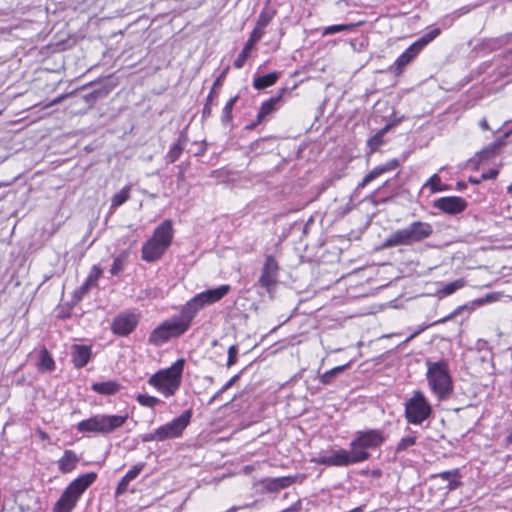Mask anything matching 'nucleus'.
<instances>
[{"instance_id": "f257e3e1", "label": "nucleus", "mask_w": 512, "mask_h": 512, "mask_svg": "<svg viewBox=\"0 0 512 512\" xmlns=\"http://www.w3.org/2000/svg\"><path fill=\"white\" fill-rule=\"evenodd\" d=\"M434 232L428 222L413 221L404 228L393 231L382 243V249L397 246H412L429 238Z\"/></svg>"}, {"instance_id": "f03ea898", "label": "nucleus", "mask_w": 512, "mask_h": 512, "mask_svg": "<svg viewBox=\"0 0 512 512\" xmlns=\"http://www.w3.org/2000/svg\"><path fill=\"white\" fill-rule=\"evenodd\" d=\"M129 418L125 414H95L76 425L79 433L87 435H109L123 427Z\"/></svg>"}, {"instance_id": "7ed1b4c3", "label": "nucleus", "mask_w": 512, "mask_h": 512, "mask_svg": "<svg viewBox=\"0 0 512 512\" xmlns=\"http://www.w3.org/2000/svg\"><path fill=\"white\" fill-rule=\"evenodd\" d=\"M185 360L178 359L169 368L159 370L149 379L148 384L156 388L165 397L173 396L179 389L182 380Z\"/></svg>"}, {"instance_id": "20e7f679", "label": "nucleus", "mask_w": 512, "mask_h": 512, "mask_svg": "<svg viewBox=\"0 0 512 512\" xmlns=\"http://www.w3.org/2000/svg\"><path fill=\"white\" fill-rule=\"evenodd\" d=\"M96 478L97 474L95 472H89L70 482L55 503L52 512H71L82 494L94 483Z\"/></svg>"}, {"instance_id": "39448f33", "label": "nucleus", "mask_w": 512, "mask_h": 512, "mask_svg": "<svg viewBox=\"0 0 512 512\" xmlns=\"http://www.w3.org/2000/svg\"><path fill=\"white\" fill-rule=\"evenodd\" d=\"M427 381L430 389L439 399H446L453 391V382L446 360L426 361Z\"/></svg>"}, {"instance_id": "423d86ee", "label": "nucleus", "mask_w": 512, "mask_h": 512, "mask_svg": "<svg viewBox=\"0 0 512 512\" xmlns=\"http://www.w3.org/2000/svg\"><path fill=\"white\" fill-rule=\"evenodd\" d=\"M370 456V453H364L362 451L353 452L352 449L351 451H347L346 449L340 448L331 450L328 455H319L313 458L311 462L318 465L343 467L366 461Z\"/></svg>"}, {"instance_id": "0eeeda50", "label": "nucleus", "mask_w": 512, "mask_h": 512, "mask_svg": "<svg viewBox=\"0 0 512 512\" xmlns=\"http://www.w3.org/2000/svg\"><path fill=\"white\" fill-rule=\"evenodd\" d=\"M441 33L440 28H432L427 33L422 35L414 43H412L394 62L391 70L394 74L399 75L402 73L404 68L409 65L418 54L433 41Z\"/></svg>"}, {"instance_id": "6e6552de", "label": "nucleus", "mask_w": 512, "mask_h": 512, "mask_svg": "<svg viewBox=\"0 0 512 512\" xmlns=\"http://www.w3.org/2000/svg\"><path fill=\"white\" fill-rule=\"evenodd\" d=\"M432 408L420 390H416L413 396L405 403V418L409 424L419 425L430 417Z\"/></svg>"}, {"instance_id": "1a4fd4ad", "label": "nucleus", "mask_w": 512, "mask_h": 512, "mask_svg": "<svg viewBox=\"0 0 512 512\" xmlns=\"http://www.w3.org/2000/svg\"><path fill=\"white\" fill-rule=\"evenodd\" d=\"M386 441L383 430L369 429L365 431H357L354 439L350 442V448L353 452L362 451L369 453L368 449L380 447Z\"/></svg>"}, {"instance_id": "9d476101", "label": "nucleus", "mask_w": 512, "mask_h": 512, "mask_svg": "<svg viewBox=\"0 0 512 512\" xmlns=\"http://www.w3.org/2000/svg\"><path fill=\"white\" fill-rule=\"evenodd\" d=\"M184 333L185 331L177 321L174 318H171L154 328L149 334L148 341L154 346H161L170 339L178 338Z\"/></svg>"}, {"instance_id": "9b49d317", "label": "nucleus", "mask_w": 512, "mask_h": 512, "mask_svg": "<svg viewBox=\"0 0 512 512\" xmlns=\"http://www.w3.org/2000/svg\"><path fill=\"white\" fill-rule=\"evenodd\" d=\"M192 414V410L188 409L169 423L158 427L157 430L159 432L161 441L180 437L183 434V431L189 425Z\"/></svg>"}, {"instance_id": "f8f14e48", "label": "nucleus", "mask_w": 512, "mask_h": 512, "mask_svg": "<svg viewBox=\"0 0 512 512\" xmlns=\"http://www.w3.org/2000/svg\"><path fill=\"white\" fill-rule=\"evenodd\" d=\"M279 266L272 255L265 258L258 284L264 288L270 297H273L274 289L278 283Z\"/></svg>"}, {"instance_id": "ddd939ff", "label": "nucleus", "mask_w": 512, "mask_h": 512, "mask_svg": "<svg viewBox=\"0 0 512 512\" xmlns=\"http://www.w3.org/2000/svg\"><path fill=\"white\" fill-rule=\"evenodd\" d=\"M139 318L134 313H121L117 315L111 324V330L115 335L127 336L137 327Z\"/></svg>"}, {"instance_id": "4468645a", "label": "nucleus", "mask_w": 512, "mask_h": 512, "mask_svg": "<svg viewBox=\"0 0 512 512\" xmlns=\"http://www.w3.org/2000/svg\"><path fill=\"white\" fill-rule=\"evenodd\" d=\"M433 206L446 214L456 215L462 213L467 208L468 203L461 197L446 196L436 199Z\"/></svg>"}, {"instance_id": "2eb2a0df", "label": "nucleus", "mask_w": 512, "mask_h": 512, "mask_svg": "<svg viewBox=\"0 0 512 512\" xmlns=\"http://www.w3.org/2000/svg\"><path fill=\"white\" fill-rule=\"evenodd\" d=\"M203 309L196 297H192L185 305L182 306L178 316L173 317L177 323L186 332L197 313Z\"/></svg>"}, {"instance_id": "dca6fc26", "label": "nucleus", "mask_w": 512, "mask_h": 512, "mask_svg": "<svg viewBox=\"0 0 512 512\" xmlns=\"http://www.w3.org/2000/svg\"><path fill=\"white\" fill-rule=\"evenodd\" d=\"M231 290L228 284L220 285L213 289H208L195 295L202 308L212 305L224 298Z\"/></svg>"}, {"instance_id": "f3484780", "label": "nucleus", "mask_w": 512, "mask_h": 512, "mask_svg": "<svg viewBox=\"0 0 512 512\" xmlns=\"http://www.w3.org/2000/svg\"><path fill=\"white\" fill-rule=\"evenodd\" d=\"M292 88L289 87H282L280 88L277 93L264 101L261 104V107L259 109V112L257 114V123H261L266 116L270 115L272 112H274L277 108V105L280 103L282 98L291 92Z\"/></svg>"}, {"instance_id": "a211bd4d", "label": "nucleus", "mask_w": 512, "mask_h": 512, "mask_svg": "<svg viewBox=\"0 0 512 512\" xmlns=\"http://www.w3.org/2000/svg\"><path fill=\"white\" fill-rule=\"evenodd\" d=\"M168 247L150 237L142 246V259L146 262H155L159 260Z\"/></svg>"}, {"instance_id": "6ab92c4d", "label": "nucleus", "mask_w": 512, "mask_h": 512, "mask_svg": "<svg viewBox=\"0 0 512 512\" xmlns=\"http://www.w3.org/2000/svg\"><path fill=\"white\" fill-rule=\"evenodd\" d=\"M92 356L91 347L87 345L74 344L71 346V357L74 367L81 369L85 367Z\"/></svg>"}, {"instance_id": "aec40b11", "label": "nucleus", "mask_w": 512, "mask_h": 512, "mask_svg": "<svg viewBox=\"0 0 512 512\" xmlns=\"http://www.w3.org/2000/svg\"><path fill=\"white\" fill-rule=\"evenodd\" d=\"M173 233L172 221L167 219L155 228L151 237L169 248L173 240Z\"/></svg>"}, {"instance_id": "412c9836", "label": "nucleus", "mask_w": 512, "mask_h": 512, "mask_svg": "<svg viewBox=\"0 0 512 512\" xmlns=\"http://www.w3.org/2000/svg\"><path fill=\"white\" fill-rule=\"evenodd\" d=\"M399 166V161L397 159H391L385 164L376 166L373 168L362 180L361 183L358 184L357 188H364L368 183L378 178L382 174L392 171Z\"/></svg>"}, {"instance_id": "4be33fe9", "label": "nucleus", "mask_w": 512, "mask_h": 512, "mask_svg": "<svg viewBox=\"0 0 512 512\" xmlns=\"http://www.w3.org/2000/svg\"><path fill=\"white\" fill-rule=\"evenodd\" d=\"M399 166V161L397 159H391L385 164L376 166L373 168L362 180L361 183L358 184L357 188H364L368 183L378 178L382 174L392 171Z\"/></svg>"}, {"instance_id": "5701e85b", "label": "nucleus", "mask_w": 512, "mask_h": 512, "mask_svg": "<svg viewBox=\"0 0 512 512\" xmlns=\"http://www.w3.org/2000/svg\"><path fill=\"white\" fill-rule=\"evenodd\" d=\"M260 33L251 32L248 40L246 41L242 51L239 53L237 58L234 61V67L237 69L242 68L245 65V62L247 61L251 50L253 49L254 45L262 38Z\"/></svg>"}, {"instance_id": "b1692460", "label": "nucleus", "mask_w": 512, "mask_h": 512, "mask_svg": "<svg viewBox=\"0 0 512 512\" xmlns=\"http://www.w3.org/2000/svg\"><path fill=\"white\" fill-rule=\"evenodd\" d=\"M121 384L116 380H108L104 382H94L91 385V390L97 394L104 396H112L121 390Z\"/></svg>"}, {"instance_id": "393cba45", "label": "nucleus", "mask_w": 512, "mask_h": 512, "mask_svg": "<svg viewBox=\"0 0 512 512\" xmlns=\"http://www.w3.org/2000/svg\"><path fill=\"white\" fill-rule=\"evenodd\" d=\"M79 460L80 458L73 450H65L58 460V469L63 474L70 473L76 468Z\"/></svg>"}, {"instance_id": "a878e982", "label": "nucleus", "mask_w": 512, "mask_h": 512, "mask_svg": "<svg viewBox=\"0 0 512 512\" xmlns=\"http://www.w3.org/2000/svg\"><path fill=\"white\" fill-rule=\"evenodd\" d=\"M498 299V296L494 293L487 294L484 297L474 299L464 305H460L455 309V312L457 315H460L464 311H468L469 313L477 309L478 307H481L487 303L494 302Z\"/></svg>"}, {"instance_id": "bb28decb", "label": "nucleus", "mask_w": 512, "mask_h": 512, "mask_svg": "<svg viewBox=\"0 0 512 512\" xmlns=\"http://www.w3.org/2000/svg\"><path fill=\"white\" fill-rule=\"evenodd\" d=\"M280 76L281 72L279 71H273L262 76H255L253 79V87L256 90H263L265 88L273 86L278 81Z\"/></svg>"}, {"instance_id": "cd10ccee", "label": "nucleus", "mask_w": 512, "mask_h": 512, "mask_svg": "<svg viewBox=\"0 0 512 512\" xmlns=\"http://www.w3.org/2000/svg\"><path fill=\"white\" fill-rule=\"evenodd\" d=\"M395 125L394 122H390L386 124L383 128H381L376 134L370 137L367 140V146L369 148L368 154H372L377 151L380 146L384 143L383 137L384 135Z\"/></svg>"}, {"instance_id": "c85d7f7f", "label": "nucleus", "mask_w": 512, "mask_h": 512, "mask_svg": "<svg viewBox=\"0 0 512 512\" xmlns=\"http://www.w3.org/2000/svg\"><path fill=\"white\" fill-rule=\"evenodd\" d=\"M186 142V136L183 132H181L177 142L170 147L169 151L165 156V160L167 163H174L179 159L184 150Z\"/></svg>"}, {"instance_id": "c756f323", "label": "nucleus", "mask_w": 512, "mask_h": 512, "mask_svg": "<svg viewBox=\"0 0 512 512\" xmlns=\"http://www.w3.org/2000/svg\"><path fill=\"white\" fill-rule=\"evenodd\" d=\"M300 476H284L277 478H270L267 480V489L269 491H277L280 489L287 488L295 483Z\"/></svg>"}, {"instance_id": "7c9ffc66", "label": "nucleus", "mask_w": 512, "mask_h": 512, "mask_svg": "<svg viewBox=\"0 0 512 512\" xmlns=\"http://www.w3.org/2000/svg\"><path fill=\"white\" fill-rule=\"evenodd\" d=\"M275 16V10L265 7L258 16V20L253 32L264 35V29L269 25L273 17Z\"/></svg>"}, {"instance_id": "2f4dec72", "label": "nucleus", "mask_w": 512, "mask_h": 512, "mask_svg": "<svg viewBox=\"0 0 512 512\" xmlns=\"http://www.w3.org/2000/svg\"><path fill=\"white\" fill-rule=\"evenodd\" d=\"M351 365V362H348L344 365H340V366H336L328 371H326L325 373H323L321 376H320V382L323 384V385H328L330 383L333 382L334 378L340 374L341 372H343L344 370H346L347 368H349Z\"/></svg>"}, {"instance_id": "473e14b6", "label": "nucleus", "mask_w": 512, "mask_h": 512, "mask_svg": "<svg viewBox=\"0 0 512 512\" xmlns=\"http://www.w3.org/2000/svg\"><path fill=\"white\" fill-rule=\"evenodd\" d=\"M466 284V281L464 279H457L453 282L447 283L443 285L441 289L437 291L440 298L449 296L456 292L457 290L463 288Z\"/></svg>"}, {"instance_id": "72a5a7b5", "label": "nucleus", "mask_w": 512, "mask_h": 512, "mask_svg": "<svg viewBox=\"0 0 512 512\" xmlns=\"http://www.w3.org/2000/svg\"><path fill=\"white\" fill-rule=\"evenodd\" d=\"M130 187L125 186L115 195H113L111 199V209H116L119 206L123 205L130 198Z\"/></svg>"}, {"instance_id": "f704fd0d", "label": "nucleus", "mask_w": 512, "mask_h": 512, "mask_svg": "<svg viewBox=\"0 0 512 512\" xmlns=\"http://www.w3.org/2000/svg\"><path fill=\"white\" fill-rule=\"evenodd\" d=\"M39 367L46 371H52L55 368V362L46 348L40 351Z\"/></svg>"}, {"instance_id": "c9c22d12", "label": "nucleus", "mask_w": 512, "mask_h": 512, "mask_svg": "<svg viewBox=\"0 0 512 512\" xmlns=\"http://www.w3.org/2000/svg\"><path fill=\"white\" fill-rule=\"evenodd\" d=\"M237 100H238V95L230 98L227 101V103L225 104L223 111H222V116H221V121L223 124H227L232 120V110H233Z\"/></svg>"}, {"instance_id": "e433bc0d", "label": "nucleus", "mask_w": 512, "mask_h": 512, "mask_svg": "<svg viewBox=\"0 0 512 512\" xmlns=\"http://www.w3.org/2000/svg\"><path fill=\"white\" fill-rule=\"evenodd\" d=\"M503 145V142L501 140H498L486 148H484L480 153V159L481 160H488L492 157H494L497 154L498 149Z\"/></svg>"}, {"instance_id": "4c0bfd02", "label": "nucleus", "mask_w": 512, "mask_h": 512, "mask_svg": "<svg viewBox=\"0 0 512 512\" xmlns=\"http://www.w3.org/2000/svg\"><path fill=\"white\" fill-rule=\"evenodd\" d=\"M416 440V435H408L406 437H403L397 444L396 453H401L407 450L409 447L415 445Z\"/></svg>"}, {"instance_id": "58836bf2", "label": "nucleus", "mask_w": 512, "mask_h": 512, "mask_svg": "<svg viewBox=\"0 0 512 512\" xmlns=\"http://www.w3.org/2000/svg\"><path fill=\"white\" fill-rule=\"evenodd\" d=\"M136 400L140 405L150 408H153L161 402L160 399L147 394H138Z\"/></svg>"}, {"instance_id": "ea45409f", "label": "nucleus", "mask_w": 512, "mask_h": 512, "mask_svg": "<svg viewBox=\"0 0 512 512\" xmlns=\"http://www.w3.org/2000/svg\"><path fill=\"white\" fill-rule=\"evenodd\" d=\"M426 186H429L432 192H439V191H444L447 189V186L441 185V179L437 174L432 175L427 180L424 187H426Z\"/></svg>"}, {"instance_id": "a19ab883", "label": "nucleus", "mask_w": 512, "mask_h": 512, "mask_svg": "<svg viewBox=\"0 0 512 512\" xmlns=\"http://www.w3.org/2000/svg\"><path fill=\"white\" fill-rule=\"evenodd\" d=\"M353 24H338L331 25L325 28L323 35H332L343 31H348L353 28Z\"/></svg>"}, {"instance_id": "79ce46f5", "label": "nucleus", "mask_w": 512, "mask_h": 512, "mask_svg": "<svg viewBox=\"0 0 512 512\" xmlns=\"http://www.w3.org/2000/svg\"><path fill=\"white\" fill-rule=\"evenodd\" d=\"M124 259H125V254H121L114 259L113 264L110 269L111 275L116 276L123 270Z\"/></svg>"}, {"instance_id": "37998d69", "label": "nucleus", "mask_w": 512, "mask_h": 512, "mask_svg": "<svg viewBox=\"0 0 512 512\" xmlns=\"http://www.w3.org/2000/svg\"><path fill=\"white\" fill-rule=\"evenodd\" d=\"M145 466L146 464L144 462L137 463L125 474L126 478L129 479L130 481H133L138 477V475L142 472Z\"/></svg>"}, {"instance_id": "c03bdc74", "label": "nucleus", "mask_w": 512, "mask_h": 512, "mask_svg": "<svg viewBox=\"0 0 512 512\" xmlns=\"http://www.w3.org/2000/svg\"><path fill=\"white\" fill-rule=\"evenodd\" d=\"M101 274H102V269L99 266L94 265L85 281L92 284L93 286H96L97 281L100 278Z\"/></svg>"}, {"instance_id": "a18cd8bd", "label": "nucleus", "mask_w": 512, "mask_h": 512, "mask_svg": "<svg viewBox=\"0 0 512 512\" xmlns=\"http://www.w3.org/2000/svg\"><path fill=\"white\" fill-rule=\"evenodd\" d=\"M113 87L110 84H97L96 88L93 90L99 97V99L106 97L111 91Z\"/></svg>"}, {"instance_id": "49530a36", "label": "nucleus", "mask_w": 512, "mask_h": 512, "mask_svg": "<svg viewBox=\"0 0 512 512\" xmlns=\"http://www.w3.org/2000/svg\"><path fill=\"white\" fill-rule=\"evenodd\" d=\"M93 285L85 281L77 290L74 292V297L79 301L81 300L90 290Z\"/></svg>"}, {"instance_id": "de8ad7c7", "label": "nucleus", "mask_w": 512, "mask_h": 512, "mask_svg": "<svg viewBox=\"0 0 512 512\" xmlns=\"http://www.w3.org/2000/svg\"><path fill=\"white\" fill-rule=\"evenodd\" d=\"M237 353L238 347L236 345H231L228 349V359H227V367H231L237 362Z\"/></svg>"}, {"instance_id": "09e8293b", "label": "nucleus", "mask_w": 512, "mask_h": 512, "mask_svg": "<svg viewBox=\"0 0 512 512\" xmlns=\"http://www.w3.org/2000/svg\"><path fill=\"white\" fill-rule=\"evenodd\" d=\"M130 482L131 481L129 479H127L126 476L124 475L116 487L115 496L118 497V496L122 495L123 493H125Z\"/></svg>"}, {"instance_id": "8fccbe9b", "label": "nucleus", "mask_w": 512, "mask_h": 512, "mask_svg": "<svg viewBox=\"0 0 512 512\" xmlns=\"http://www.w3.org/2000/svg\"><path fill=\"white\" fill-rule=\"evenodd\" d=\"M141 440L142 442H162L157 429L154 432L143 434Z\"/></svg>"}, {"instance_id": "3c124183", "label": "nucleus", "mask_w": 512, "mask_h": 512, "mask_svg": "<svg viewBox=\"0 0 512 512\" xmlns=\"http://www.w3.org/2000/svg\"><path fill=\"white\" fill-rule=\"evenodd\" d=\"M228 71H229V66H227L226 68H224L222 70V72L219 74V76L216 78V80L213 83V87H212L213 89L222 85L223 81L226 78Z\"/></svg>"}, {"instance_id": "603ef678", "label": "nucleus", "mask_w": 512, "mask_h": 512, "mask_svg": "<svg viewBox=\"0 0 512 512\" xmlns=\"http://www.w3.org/2000/svg\"><path fill=\"white\" fill-rule=\"evenodd\" d=\"M498 174H499V170L498 169L491 168L488 171L482 173L481 179H483V180L494 179V178H496L498 176Z\"/></svg>"}, {"instance_id": "864d4df0", "label": "nucleus", "mask_w": 512, "mask_h": 512, "mask_svg": "<svg viewBox=\"0 0 512 512\" xmlns=\"http://www.w3.org/2000/svg\"><path fill=\"white\" fill-rule=\"evenodd\" d=\"M457 313L454 311H452L450 314H448L447 316L435 321L432 325H437V324H443V323H446L450 320H453L455 317H457Z\"/></svg>"}, {"instance_id": "5fc2aeb1", "label": "nucleus", "mask_w": 512, "mask_h": 512, "mask_svg": "<svg viewBox=\"0 0 512 512\" xmlns=\"http://www.w3.org/2000/svg\"><path fill=\"white\" fill-rule=\"evenodd\" d=\"M83 98L85 102L89 104H93L99 99L95 91H91L90 93L84 95Z\"/></svg>"}, {"instance_id": "6e6d98bb", "label": "nucleus", "mask_w": 512, "mask_h": 512, "mask_svg": "<svg viewBox=\"0 0 512 512\" xmlns=\"http://www.w3.org/2000/svg\"><path fill=\"white\" fill-rule=\"evenodd\" d=\"M301 508H302L301 501L298 500L293 505H291L290 507H288L280 512H299L301 510Z\"/></svg>"}, {"instance_id": "4d7b16f0", "label": "nucleus", "mask_w": 512, "mask_h": 512, "mask_svg": "<svg viewBox=\"0 0 512 512\" xmlns=\"http://www.w3.org/2000/svg\"><path fill=\"white\" fill-rule=\"evenodd\" d=\"M457 474H458V469H455V470H451V471L441 472L437 476L441 477L444 480H448V479L452 478L453 476H455Z\"/></svg>"}, {"instance_id": "13d9d810", "label": "nucleus", "mask_w": 512, "mask_h": 512, "mask_svg": "<svg viewBox=\"0 0 512 512\" xmlns=\"http://www.w3.org/2000/svg\"><path fill=\"white\" fill-rule=\"evenodd\" d=\"M212 113V105L210 103H205L203 110H202V118L207 119L211 116Z\"/></svg>"}, {"instance_id": "bf43d9fd", "label": "nucleus", "mask_w": 512, "mask_h": 512, "mask_svg": "<svg viewBox=\"0 0 512 512\" xmlns=\"http://www.w3.org/2000/svg\"><path fill=\"white\" fill-rule=\"evenodd\" d=\"M461 485V482L460 481H457V480H454L452 478L448 479V485H447V488L449 490H454L456 489L457 487H459Z\"/></svg>"}, {"instance_id": "052dcab7", "label": "nucleus", "mask_w": 512, "mask_h": 512, "mask_svg": "<svg viewBox=\"0 0 512 512\" xmlns=\"http://www.w3.org/2000/svg\"><path fill=\"white\" fill-rule=\"evenodd\" d=\"M239 379V375H234L232 378H230L225 384L224 389H229L237 380Z\"/></svg>"}, {"instance_id": "680f3d73", "label": "nucleus", "mask_w": 512, "mask_h": 512, "mask_svg": "<svg viewBox=\"0 0 512 512\" xmlns=\"http://www.w3.org/2000/svg\"><path fill=\"white\" fill-rule=\"evenodd\" d=\"M370 475L374 478H380L382 476V470H380V469L371 470Z\"/></svg>"}, {"instance_id": "e2e57ef3", "label": "nucleus", "mask_w": 512, "mask_h": 512, "mask_svg": "<svg viewBox=\"0 0 512 512\" xmlns=\"http://www.w3.org/2000/svg\"><path fill=\"white\" fill-rule=\"evenodd\" d=\"M456 188H457L458 190H460V191H461V190H464V189H466V188H467V183H466V182H464V181H458V182L456 183Z\"/></svg>"}, {"instance_id": "0e129e2a", "label": "nucleus", "mask_w": 512, "mask_h": 512, "mask_svg": "<svg viewBox=\"0 0 512 512\" xmlns=\"http://www.w3.org/2000/svg\"><path fill=\"white\" fill-rule=\"evenodd\" d=\"M479 125L483 130H489V125L486 119L480 120Z\"/></svg>"}, {"instance_id": "69168bd1", "label": "nucleus", "mask_w": 512, "mask_h": 512, "mask_svg": "<svg viewBox=\"0 0 512 512\" xmlns=\"http://www.w3.org/2000/svg\"><path fill=\"white\" fill-rule=\"evenodd\" d=\"M214 90L215 89H213V88L211 89V91L208 94L207 99H206V103H210L211 105H212V101H213Z\"/></svg>"}, {"instance_id": "338daca9", "label": "nucleus", "mask_w": 512, "mask_h": 512, "mask_svg": "<svg viewBox=\"0 0 512 512\" xmlns=\"http://www.w3.org/2000/svg\"><path fill=\"white\" fill-rule=\"evenodd\" d=\"M483 179L481 178H474V177H469L468 181L474 185H478Z\"/></svg>"}, {"instance_id": "774afa93", "label": "nucleus", "mask_w": 512, "mask_h": 512, "mask_svg": "<svg viewBox=\"0 0 512 512\" xmlns=\"http://www.w3.org/2000/svg\"><path fill=\"white\" fill-rule=\"evenodd\" d=\"M220 396V393L217 391L208 401V404L211 405L218 397Z\"/></svg>"}]
</instances>
